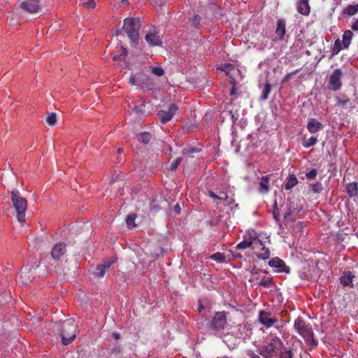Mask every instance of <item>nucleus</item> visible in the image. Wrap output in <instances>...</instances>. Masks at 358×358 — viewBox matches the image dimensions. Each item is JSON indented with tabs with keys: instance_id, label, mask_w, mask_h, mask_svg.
Masks as SVG:
<instances>
[{
	"instance_id": "6e6552de",
	"label": "nucleus",
	"mask_w": 358,
	"mask_h": 358,
	"mask_svg": "<svg viewBox=\"0 0 358 358\" xmlns=\"http://www.w3.org/2000/svg\"><path fill=\"white\" fill-rule=\"evenodd\" d=\"M343 72L341 69H335L329 77V88L332 91H337L342 86L341 77Z\"/></svg>"
},
{
	"instance_id": "f704fd0d",
	"label": "nucleus",
	"mask_w": 358,
	"mask_h": 358,
	"mask_svg": "<svg viewBox=\"0 0 358 358\" xmlns=\"http://www.w3.org/2000/svg\"><path fill=\"white\" fill-rule=\"evenodd\" d=\"M201 17L198 15H194L189 20L191 25L194 28L199 29L200 28Z\"/></svg>"
},
{
	"instance_id": "20e7f679",
	"label": "nucleus",
	"mask_w": 358,
	"mask_h": 358,
	"mask_svg": "<svg viewBox=\"0 0 358 358\" xmlns=\"http://www.w3.org/2000/svg\"><path fill=\"white\" fill-rule=\"evenodd\" d=\"M294 329L300 334L308 345L316 346L317 341L314 339L313 331L309 324L305 320L299 317L294 322Z\"/></svg>"
},
{
	"instance_id": "473e14b6",
	"label": "nucleus",
	"mask_w": 358,
	"mask_h": 358,
	"mask_svg": "<svg viewBox=\"0 0 358 358\" xmlns=\"http://www.w3.org/2000/svg\"><path fill=\"white\" fill-rule=\"evenodd\" d=\"M46 122L49 126H55L57 123V116L55 113H48L46 117Z\"/></svg>"
},
{
	"instance_id": "a878e982",
	"label": "nucleus",
	"mask_w": 358,
	"mask_h": 358,
	"mask_svg": "<svg viewBox=\"0 0 358 358\" xmlns=\"http://www.w3.org/2000/svg\"><path fill=\"white\" fill-rule=\"evenodd\" d=\"M352 36L353 34L350 30H347L343 33V41L341 42L343 44L344 48H348L349 47Z\"/></svg>"
},
{
	"instance_id": "4d7b16f0",
	"label": "nucleus",
	"mask_w": 358,
	"mask_h": 358,
	"mask_svg": "<svg viewBox=\"0 0 358 358\" xmlns=\"http://www.w3.org/2000/svg\"><path fill=\"white\" fill-rule=\"evenodd\" d=\"M203 308H203V306L201 305V306L199 307V313H201V310H202Z\"/></svg>"
},
{
	"instance_id": "39448f33",
	"label": "nucleus",
	"mask_w": 358,
	"mask_h": 358,
	"mask_svg": "<svg viewBox=\"0 0 358 358\" xmlns=\"http://www.w3.org/2000/svg\"><path fill=\"white\" fill-rule=\"evenodd\" d=\"M227 314L225 311L215 312L207 324L208 329L212 331L215 335L223 332L227 324Z\"/></svg>"
},
{
	"instance_id": "a211bd4d",
	"label": "nucleus",
	"mask_w": 358,
	"mask_h": 358,
	"mask_svg": "<svg viewBox=\"0 0 358 358\" xmlns=\"http://www.w3.org/2000/svg\"><path fill=\"white\" fill-rule=\"evenodd\" d=\"M297 11L303 15L307 16L310 13V6L308 0H299L297 3Z\"/></svg>"
},
{
	"instance_id": "393cba45",
	"label": "nucleus",
	"mask_w": 358,
	"mask_h": 358,
	"mask_svg": "<svg viewBox=\"0 0 358 358\" xmlns=\"http://www.w3.org/2000/svg\"><path fill=\"white\" fill-rule=\"evenodd\" d=\"M298 183L297 178L295 175L291 174L287 178V182L285 185V189L286 190H289L292 189L294 186H296Z\"/></svg>"
},
{
	"instance_id": "37998d69",
	"label": "nucleus",
	"mask_w": 358,
	"mask_h": 358,
	"mask_svg": "<svg viewBox=\"0 0 358 358\" xmlns=\"http://www.w3.org/2000/svg\"><path fill=\"white\" fill-rule=\"evenodd\" d=\"M152 73L157 76H162L164 75V70L160 67H153Z\"/></svg>"
},
{
	"instance_id": "2f4dec72",
	"label": "nucleus",
	"mask_w": 358,
	"mask_h": 358,
	"mask_svg": "<svg viewBox=\"0 0 358 358\" xmlns=\"http://www.w3.org/2000/svg\"><path fill=\"white\" fill-rule=\"evenodd\" d=\"M210 259L216 261L219 263H223L226 260V257L223 253L221 252H215L210 256Z\"/></svg>"
},
{
	"instance_id": "f8f14e48",
	"label": "nucleus",
	"mask_w": 358,
	"mask_h": 358,
	"mask_svg": "<svg viewBox=\"0 0 358 358\" xmlns=\"http://www.w3.org/2000/svg\"><path fill=\"white\" fill-rule=\"evenodd\" d=\"M20 7L25 12L31 14L38 13L41 10L39 3L37 0H27L22 1L20 4Z\"/></svg>"
},
{
	"instance_id": "a18cd8bd",
	"label": "nucleus",
	"mask_w": 358,
	"mask_h": 358,
	"mask_svg": "<svg viewBox=\"0 0 358 358\" xmlns=\"http://www.w3.org/2000/svg\"><path fill=\"white\" fill-rule=\"evenodd\" d=\"M247 355L250 358H259V356L252 350H249L247 351Z\"/></svg>"
},
{
	"instance_id": "de8ad7c7",
	"label": "nucleus",
	"mask_w": 358,
	"mask_h": 358,
	"mask_svg": "<svg viewBox=\"0 0 358 358\" xmlns=\"http://www.w3.org/2000/svg\"><path fill=\"white\" fill-rule=\"evenodd\" d=\"M322 189L321 185L319 183H317L313 186V190L315 192H319Z\"/></svg>"
},
{
	"instance_id": "1a4fd4ad",
	"label": "nucleus",
	"mask_w": 358,
	"mask_h": 358,
	"mask_svg": "<svg viewBox=\"0 0 358 358\" xmlns=\"http://www.w3.org/2000/svg\"><path fill=\"white\" fill-rule=\"evenodd\" d=\"M259 321L266 328H270L278 322V319L270 312L261 310L259 313Z\"/></svg>"
},
{
	"instance_id": "f3484780",
	"label": "nucleus",
	"mask_w": 358,
	"mask_h": 358,
	"mask_svg": "<svg viewBox=\"0 0 358 358\" xmlns=\"http://www.w3.org/2000/svg\"><path fill=\"white\" fill-rule=\"evenodd\" d=\"M323 128L322 124L315 118H309L307 124L308 130L312 133H317Z\"/></svg>"
},
{
	"instance_id": "13d9d810",
	"label": "nucleus",
	"mask_w": 358,
	"mask_h": 358,
	"mask_svg": "<svg viewBox=\"0 0 358 358\" xmlns=\"http://www.w3.org/2000/svg\"><path fill=\"white\" fill-rule=\"evenodd\" d=\"M234 93H235V90L234 89H232L231 92V94H233Z\"/></svg>"
},
{
	"instance_id": "bb28decb",
	"label": "nucleus",
	"mask_w": 358,
	"mask_h": 358,
	"mask_svg": "<svg viewBox=\"0 0 358 358\" xmlns=\"http://www.w3.org/2000/svg\"><path fill=\"white\" fill-rule=\"evenodd\" d=\"M152 136L149 132H143L137 135L138 141L148 144L151 140Z\"/></svg>"
},
{
	"instance_id": "2eb2a0df",
	"label": "nucleus",
	"mask_w": 358,
	"mask_h": 358,
	"mask_svg": "<svg viewBox=\"0 0 358 358\" xmlns=\"http://www.w3.org/2000/svg\"><path fill=\"white\" fill-rule=\"evenodd\" d=\"M335 99L336 101V106L341 108L347 109L350 108L352 109L355 108L354 106H352V102L350 101V99L345 95L336 96Z\"/></svg>"
},
{
	"instance_id": "4c0bfd02",
	"label": "nucleus",
	"mask_w": 358,
	"mask_h": 358,
	"mask_svg": "<svg viewBox=\"0 0 358 358\" xmlns=\"http://www.w3.org/2000/svg\"><path fill=\"white\" fill-rule=\"evenodd\" d=\"M135 220H136V215L135 214H131L127 215L126 218V222L129 228H133L136 226L135 224Z\"/></svg>"
},
{
	"instance_id": "412c9836",
	"label": "nucleus",
	"mask_w": 358,
	"mask_h": 358,
	"mask_svg": "<svg viewBox=\"0 0 358 358\" xmlns=\"http://www.w3.org/2000/svg\"><path fill=\"white\" fill-rule=\"evenodd\" d=\"M354 275L351 272H344L340 278L341 283L344 286H352Z\"/></svg>"
},
{
	"instance_id": "7ed1b4c3",
	"label": "nucleus",
	"mask_w": 358,
	"mask_h": 358,
	"mask_svg": "<svg viewBox=\"0 0 358 358\" xmlns=\"http://www.w3.org/2000/svg\"><path fill=\"white\" fill-rule=\"evenodd\" d=\"M11 201L16 212V217L19 222L23 224L25 222V212L27 207V201L21 196L20 192L17 189L10 191Z\"/></svg>"
},
{
	"instance_id": "6e6d98bb",
	"label": "nucleus",
	"mask_w": 358,
	"mask_h": 358,
	"mask_svg": "<svg viewBox=\"0 0 358 358\" xmlns=\"http://www.w3.org/2000/svg\"><path fill=\"white\" fill-rule=\"evenodd\" d=\"M117 152H118V153H122L123 152V148H118Z\"/></svg>"
},
{
	"instance_id": "72a5a7b5",
	"label": "nucleus",
	"mask_w": 358,
	"mask_h": 358,
	"mask_svg": "<svg viewBox=\"0 0 358 358\" xmlns=\"http://www.w3.org/2000/svg\"><path fill=\"white\" fill-rule=\"evenodd\" d=\"M358 12V5L348 6L345 10L344 13L349 15H354Z\"/></svg>"
},
{
	"instance_id": "09e8293b",
	"label": "nucleus",
	"mask_w": 358,
	"mask_h": 358,
	"mask_svg": "<svg viewBox=\"0 0 358 358\" xmlns=\"http://www.w3.org/2000/svg\"><path fill=\"white\" fill-rule=\"evenodd\" d=\"M351 28L355 31H358V19H357L351 25Z\"/></svg>"
},
{
	"instance_id": "864d4df0",
	"label": "nucleus",
	"mask_w": 358,
	"mask_h": 358,
	"mask_svg": "<svg viewBox=\"0 0 358 358\" xmlns=\"http://www.w3.org/2000/svg\"><path fill=\"white\" fill-rule=\"evenodd\" d=\"M113 59L114 61H123L124 59L121 57V56L120 55H114L113 57Z\"/></svg>"
},
{
	"instance_id": "4be33fe9",
	"label": "nucleus",
	"mask_w": 358,
	"mask_h": 358,
	"mask_svg": "<svg viewBox=\"0 0 358 358\" xmlns=\"http://www.w3.org/2000/svg\"><path fill=\"white\" fill-rule=\"evenodd\" d=\"M222 114L223 115L224 118L229 117L233 123H234L238 119V114L235 113L229 106L225 107Z\"/></svg>"
},
{
	"instance_id": "5701e85b",
	"label": "nucleus",
	"mask_w": 358,
	"mask_h": 358,
	"mask_svg": "<svg viewBox=\"0 0 358 358\" xmlns=\"http://www.w3.org/2000/svg\"><path fill=\"white\" fill-rule=\"evenodd\" d=\"M294 352L290 348L282 346L279 349V358H294Z\"/></svg>"
},
{
	"instance_id": "c9c22d12",
	"label": "nucleus",
	"mask_w": 358,
	"mask_h": 358,
	"mask_svg": "<svg viewBox=\"0 0 358 358\" xmlns=\"http://www.w3.org/2000/svg\"><path fill=\"white\" fill-rule=\"evenodd\" d=\"M80 2L83 7L87 9H94L96 7L94 0H80Z\"/></svg>"
},
{
	"instance_id": "9d476101",
	"label": "nucleus",
	"mask_w": 358,
	"mask_h": 358,
	"mask_svg": "<svg viewBox=\"0 0 358 358\" xmlns=\"http://www.w3.org/2000/svg\"><path fill=\"white\" fill-rule=\"evenodd\" d=\"M262 245V241L257 237L250 236L248 240L244 239L236 245L238 250H245L248 248L255 249Z\"/></svg>"
},
{
	"instance_id": "a19ab883",
	"label": "nucleus",
	"mask_w": 358,
	"mask_h": 358,
	"mask_svg": "<svg viewBox=\"0 0 358 358\" xmlns=\"http://www.w3.org/2000/svg\"><path fill=\"white\" fill-rule=\"evenodd\" d=\"M317 174V170L316 169H312L310 171L306 173V176L308 180H313L315 178Z\"/></svg>"
},
{
	"instance_id": "f257e3e1",
	"label": "nucleus",
	"mask_w": 358,
	"mask_h": 358,
	"mask_svg": "<svg viewBox=\"0 0 358 358\" xmlns=\"http://www.w3.org/2000/svg\"><path fill=\"white\" fill-rule=\"evenodd\" d=\"M52 328L55 334L62 338L64 345H69L76 337V326L71 320L55 322Z\"/></svg>"
},
{
	"instance_id": "dca6fc26",
	"label": "nucleus",
	"mask_w": 358,
	"mask_h": 358,
	"mask_svg": "<svg viewBox=\"0 0 358 358\" xmlns=\"http://www.w3.org/2000/svg\"><path fill=\"white\" fill-rule=\"evenodd\" d=\"M113 263V261L107 260L103 264L97 265L96 267V271L94 272V275L98 278L103 277L106 272L108 271Z\"/></svg>"
},
{
	"instance_id": "c756f323",
	"label": "nucleus",
	"mask_w": 358,
	"mask_h": 358,
	"mask_svg": "<svg viewBox=\"0 0 358 358\" xmlns=\"http://www.w3.org/2000/svg\"><path fill=\"white\" fill-rule=\"evenodd\" d=\"M272 278L266 275L262 277L259 282V285L262 286L264 287H270L272 285Z\"/></svg>"
},
{
	"instance_id": "4468645a",
	"label": "nucleus",
	"mask_w": 358,
	"mask_h": 358,
	"mask_svg": "<svg viewBox=\"0 0 358 358\" xmlns=\"http://www.w3.org/2000/svg\"><path fill=\"white\" fill-rule=\"evenodd\" d=\"M268 265L271 267L275 268L278 272H285L286 273H290L289 267L287 266L285 262L278 257L271 259L268 262Z\"/></svg>"
},
{
	"instance_id": "cd10ccee",
	"label": "nucleus",
	"mask_w": 358,
	"mask_h": 358,
	"mask_svg": "<svg viewBox=\"0 0 358 358\" xmlns=\"http://www.w3.org/2000/svg\"><path fill=\"white\" fill-rule=\"evenodd\" d=\"M343 48H344L341 41L340 39H337L334 43V45L331 51V56L338 55Z\"/></svg>"
},
{
	"instance_id": "b1692460",
	"label": "nucleus",
	"mask_w": 358,
	"mask_h": 358,
	"mask_svg": "<svg viewBox=\"0 0 358 358\" xmlns=\"http://www.w3.org/2000/svg\"><path fill=\"white\" fill-rule=\"evenodd\" d=\"M346 191L350 197H355L358 195V185L357 182H350L346 186Z\"/></svg>"
},
{
	"instance_id": "c85d7f7f",
	"label": "nucleus",
	"mask_w": 358,
	"mask_h": 358,
	"mask_svg": "<svg viewBox=\"0 0 358 358\" xmlns=\"http://www.w3.org/2000/svg\"><path fill=\"white\" fill-rule=\"evenodd\" d=\"M271 91V85L266 83L262 92L261 100L265 101L268 99Z\"/></svg>"
},
{
	"instance_id": "49530a36",
	"label": "nucleus",
	"mask_w": 358,
	"mask_h": 358,
	"mask_svg": "<svg viewBox=\"0 0 358 358\" xmlns=\"http://www.w3.org/2000/svg\"><path fill=\"white\" fill-rule=\"evenodd\" d=\"M129 83L130 85H138V83H137V81L136 80V77L134 76H131V77L129 78Z\"/></svg>"
},
{
	"instance_id": "e433bc0d",
	"label": "nucleus",
	"mask_w": 358,
	"mask_h": 358,
	"mask_svg": "<svg viewBox=\"0 0 358 358\" xmlns=\"http://www.w3.org/2000/svg\"><path fill=\"white\" fill-rule=\"evenodd\" d=\"M317 143V138L316 137L311 136L310 138L304 141L302 144H303V147L309 148L310 146L315 145Z\"/></svg>"
},
{
	"instance_id": "bf43d9fd",
	"label": "nucleus",
	"mask_w": 358,
	"mask_h": 358,
	"mask_svg": "<svg viewBox=\"0 0 358 358\" xmlns=\"http://www.w3.org/2000/svg\"><path fill=\"white\" fill-rule=\"evenodd\" d=\"M237 257H241V255H237Z\"/></svg>"
},
{
	"instance_id": "603ef678",
	"label": "nucleus",
	"mask_w": 358,
	"mask_h": 358,
	"mask_svg": "<svg viewBox=\"0 0 358 358\" xmlns=\"http://www.w3.org/2000/svg\"><path fill=\"white\" fill-rule=\"evenodd\" d=\"M112 336L115 339V340H119L120 338V334L118 333V332H113L112 334Z\"/></svg>"
},
{
	"instance_id": "7c9ffc66",
	"label": "nucleus",
	"mask_w": 358,
	"mask_h": 358,
	"mask_svg": "<svg viewBox=\"0 0 358 358\" xmlns=\"http://www.w3.org/2000/svg\"><path fill=\"white\" fill-rule=\"evenodd\" d=\"M262 252L258 254L257 256L259 259H262L264 260L268 259L270 257V251L268 248H266L264 244L262 243Z\"/></svg>"
},
{
	"instance_id": "423d86ee",
	"label": "nucleus",
	"mask_w": 358,
	"mask_h": 358,
	"mask_svg": "<svg viewBox=\"0 0 358 358\" xmlns=\"http://www.w3.org/2000/svg\"><path fill=\"white\" fill-rule=\"evenodd\" d=\"M141 25V20L138 17H129L124 20L123 29L132 42H138Z\"/></svg>"
},
{
	"instance_id": "5fc2aeb1",
	"label": "nucleus",
	"mask_w": 358,
	"mask_h": 358,
	"mask_svg": "<svg viewBox=\"0 0 358 358\" xmlns=\"http://www.w3.org/2000/svg\"><path fill=\"white\" fill-rule=\"evenodd\" d=\"M120 50H121V52H122V55H127V48H125L124 47H121Z\"/></svg>"
},
{
	"instance_id": "3c124183",
	"label": "nucleus",
	"mask_w": 358,
	"mask_h": 358,
	"mask_svg": "<svg viewBox=\"0 0 358 358\" xmlns=\"http://www.w3.org/2000/svg\"><path fill=\"white\" fill-rule=\"evenodd\" d=\"M229 68H230V64H224V65H222V66L220 68V70H222V71H227Z\"/></svg>"
},
{
	"instance_id": "ddd939ff",
	"label": "nucleus",
	"mask_w": 358,
	"mask_h": 358,
	"mask_svg": "<svg viewBox=\"0 0 358 358\" xmlns=\"http://www.w3.org/2000/svg\"><path fill=\"white\" fill-rule=\"evenodd\" d=\"M66 245L63 242H59L52 247L50 255L54 260H59L66 253Z\"/></svg>"
},
{
	"instance_id": "ea45409f",
	"label": "nucleus",
	"mask_w": 358,
	"mask_h": 358,
	"mask_svg": "<svg viewBox=\"0 0 358 358\" xmlns=\"http://www.w3.org/2000/svg\"><path fill=\"white\" fill-rule=\"evenodd\" d=\"M273 216L276 222L280 221V209L278 208L276 201L274 203V206H273Z\"/></svg>"
},
{
	"instance_id": "58836bf2",
	"label": "nucleus",
	"mask_w": 358,
	"mask_h": 358,
	"mask_svg": "<svg viewBox=\"0 0 358 358\" xmlns=\"http://www.w3.org/2000/svg\"><path fill=\"white\" fill-rule=\"evenodd\" d=\"M182 162V158L181 157H178L176 159H174L173 161H172L171 165H170V167H169V170L171 171H175L178 165L181 163Z\"/></svg>"
},
{
	"instance_id": "9b49d317",
	"label": "nucleus",
	"mask_w": 358,
	"mask_h": 358,
	"mask_svg": "<svg viewBox=\"0 0 358 358\" xmlns=\"http://www.w3.org/2000/svg\"><path fill=\"white\" fill-rule=\"evenodd\" d=\"M178 110V106L176 103H171L169 106L168 110H159L158 115L161 117L162 124H166L170 121Z\"/></svg>"
},
{
	"instance_id": "0eeeda50",
	"label": "nucleus",
	"mask_w": 358,
	"mask_h": 358,
	"mask_svg": "<svg viewBox=\"0 0 358 358\" xmlns=\"http://www.w3.org/2000/svg\"><path fill=\"white\" fill-rule=\"evenodd\" d=\"M145 39L150 47L162 46V45L159 32L154 27L150 28L145 36Z\"/></svg>"
},
{
	"instance_id": "79ce46f5",
	"label": "nucleus",
	"mask_w": 358,
	"mask_h": 358,
	"mask_svg": "<svg viewBox=\"0 0 358 358\" xmlns=\"http://www.w3.org/2000/svg\"><path fill=\"white\" fill-rule=\"evenodd\" d=\"M220 194H223V196H220V199H218L227 201V205H231V204H232L234 202V199L229 200V196H228V195L226 193H224V192H220Z\"/></svg>"
},
{
	"instance_id": "aec40b11",
	"label": "nucleus",
	"mask_w": 358,
	"mask_h": 358,
	"mask_svg": "<svg viewBox=\"0 0 358 358\" xmlns=\"http://www.w3.org/2000/svg\"><path fill=\"white\" fill-rule=\"evenodd\" d=\"M285 21L284 20H278L275 34L280 39H282L285 35Z\"/></svg>"
},
{
	"instance_id": "8fccbe9b",
	"label": "nucleus",
	"mask_w": 358,
	"mask_h": 358,
	"mask_svg": "<svg viewBox=\"0 0 358 358\" xmlns=\"http://www.w3.org/2000/svg\"><path fill=\"white\" fill-rule=\"evenodd\" d=\"M174 211L176 214H180L181 211V208L180 207L179 203H176L174 206Z\"/></svg>"
},
{
	"instance_id": "6ab92c4d",
	"label": "nucleus",
	"mask_w": 358,
	"mask_h": 358,
	"mask_svg": "<svg viewBox=\"0 0 358 358\" xmlns=\"http://www.w3.org/2000/svg\"><path fill=\"white\" fill-rule=\"evenodd\" d=\"M271 175L264 176L261 178V181L259 182V191L260 193H268L269 191V180Z\"/></svg>"
},
{
	"instance_id": "f03ea898",
	"label": "nucleus",
	"mask_w": 358,
	"mask_h": 358,
	"mask_svg": "<svg viewBox=\"0 0 358 358\" xmlns=\"http://www.w3.org/2000/svg\"><path fill=\"white\" fill-rule=\"evenodd\" d=\"M267 344L258 348L259 353L263 358H272L276 352L283 346V343L279 336L273 333H270L267 336Z\"/></svg>"
},
{
	"instance_id": "c03bdc74",
	"label": "nucleus",
	"mask_w": 358,
	"mask_h": 358,
	"mask_svg": "<svg viewBox=\"0 0 358 358\" xmlns=\"http://www.w3.org/2000/svg\"><path fill=\"white\" fill-rule=\"evenodd\" d=\"M206 194L210 196V198L213 199H220V196H218L217 194H216L212 190H208L206 193Z\"/></svg>"
}]
</instances>
